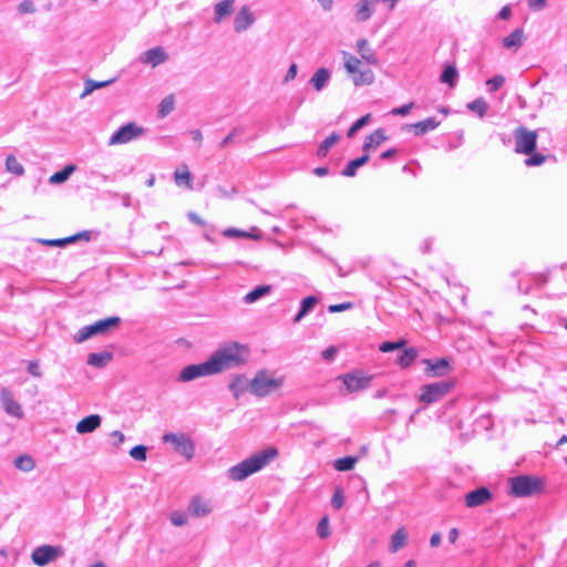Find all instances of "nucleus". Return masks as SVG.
Wrapping results in <instances>:
<instances>
[{
  "label": "nucleus",
  "mask_w": 567,
  "mask_h": 567,
  "mask_svg": "<svg viewBox=\"0 0 567 567\" xmlns=\"http://www.w3.org/2000/svg\"><path fill=\"white\" fill-rule=\"evenodd\" d=\"M458 80V71L457 69L449 64L444 68V70L441 73L440 81L442 83L449 84L450 87H454Z\"/></svg>",
  "instance_id": "nucleus-33"
},
{
  "label": "nucleus",
  "mask_w": 567,
  "mask_h": 567,
  "mask_svg": "<svg viewBox=\"0 0 567 567\" xmlns=\"http://www.w3.org/2000/svg\"><path fill=\"white\" fill-rule=\"evenodd\" d=\"M0 401L4 412L18 420L23 419L24 413L21 404L16 400L13 393L8 388H2L0 392Z\"/></svg>",
  "instance_id": "nucleus-11"
},
{
  "label": "nucleus",
  "mask_w": 567,
  "mask_h": 567,
  "mask_svg": "<svg viewBox=\"0 0 567 567\" xmlns=\"http://www.w3.org/2000/svg\"><path fill=\"white\" fill-rule=\"evenodd\" d=\"M6 168L8 172L21 176L24 174L23 166L19 163V161L13 155H9L6 158Z\"/></svg>",
  "instance_id": "nucleus-44"
},
{
  "label": "nucleus",
  "mask_w": 567,
  "mask_h": 567,
  "mask_svg": "<svg viewBox=\"0 0 567 567\" xmlns=\"http://www.w3.org/2000/svg\"><path fill=\"white\" fill-rule=\"evenodd\" d=\"M147 449L144 445H136L130 451V455L136 461H145Z\"/></svg>",
  "instance_id": "nucleus-53"
},
{
  "label": "nucleus",
  "mask_w": 567,
  "mask_h": 567,
  "mask_svg": "<svg viewBox=\"0 0 567 567\" xmlns=\"http://www.w3.org/2000/svg\"><path fill=\"white\" fill-rule=\"evenodd\" d=\"M27 370L32 377L41 378L42 375L40 365L37 361H29Z\"/></svg>",
  "instance_id": "nucleus-62"
},
{
  "label": "nucleus",
  "mask_w": 567,
  "mask_h": 567,
  "mask_svg": "<svg viewBox=\"0 0 567 567\" xmlns=\"http://www.w3.org/2000/svg\"><path fill=\"white\" fill-rule=\"evenodd\" d=\"M351 308H352L351 302H343V303H337V305L329 306L328 311L331 313H334V312H342V311L349 310Z\"/></svg>",
  "instance_id": "nucleus-61"
},
{
  "label": "nucleus",
  "mask_w": 567,
  "mask_h": 567,
  "mask_svg": "<svg viewBox=\"0 0 567 567\" xmlns=\"http://www.w3.org/2000/svg\"><path fill=\"white\" fill-rule=\"evenodd\" d=\"M358 168H360L359 162H357V159H352L347 164L341 174L347 177H353L357 174Z\"/></svg>",
  "instance_id": "nucleus-56"
},
{
  "label": "nucleus",
  "mask_w": 567,
  "mask_h": 567,
  "mask_svg": "<svg viewBox=\"0 0 567 567\" xmlns=\"http://www.w3.org/2000/svg\"><path fill=\"white\" fill-rule=\"evenodd\" d=\"M212 509L209 501H206L200 496H194L188 506V512L195 517L207 516Z\"/></svg>",
  "instance_id": "nucleus-19"
},
{
  "label": "nucleus",
  "mask_w": 567,
  "mask_h": 567,
  "mask_svg": "<svg viewBox=\"0 0 567 567\" xmlns=\"http://www.w3.org/2000/svg\"><path fill=\"white\" fill-rule=\"evenodd\" d=\"M331 72L326 68H319L311 76L309 83L317 92H321L330 82Z\"/></svg>",
  "instance_id": "nucleus-24"
},
{
  "label": "nucleus",
  "mask_w": 567,
  "mask_h": 567,
  "mask_svg": "<svg viewBox=\"0 0 567 567\" xmlns=\"http://www.w3.org/2000/svg\"><path fill=\"white\" fill-rule=\"evenodd\" d=\"M454 388L451 379L441 380L422 386L419 400L425 404H432L442 400Z\"/></svg>",
  "instance_id": "nucleus-6"
},
{
  "label": "nucleus",
  "mask_w": 567,
  "mask_h": 567,
  "mask_svg": "<svg viewBox=\"0 0 567 567\" xmlns=\"http://www.w3.org/2000/svg\"><path fill=\"white\" fill-rule=\"evenodd\" d=\"M358 456H344L336 460L333 463V467L339 472H347L352 470L358 463Z\"/></svg>",
  "instance_id": "nucleus-36"
},
{
  "label": "nucleus",
  "mask_w": 567,
  "mask_h": 567,
  "mask_svg": "<svg viewBox=\"0 0 567 567\" xmlns=\"http://www.w3.org/2000/svg\"><path fill=\"white\" fill-rule=\"evenodd\" d=\"M255 22V16L248 6H244L237 12L234 20V29L237 33H241L249 29Z\"/></svg>",
  "instance_id": "nucleus-16"
},
{
  "label": "nucleus",
  "mask_w": 567,
  "mask_h": 567,
  "mask_svg": "<svg viewBox=\"0 0 567 567\" xmlns=\"http://www.w3.org/2000/svg\"><path fill=\"white\" fill-rule=\"evenodd\" d=\"M18 11H19L21 14L33 13V12L35 11V7H34L33 1H31V0H23V1L18 6Z\"/></svg>",
  "instance_id": "nucleus-58"
},
{
  "label": "nucleus",
  "mask_w": 567,
  "mask_h": 567,
  "mask_svg": "<svg viewBox=\"0 0 567 567\" xmlns=\"http://www.w3.org/2000/svg\"><path fill=\"white\" fill-rule=\"evenodd\" d=\"M230 392L236 399L240 398L247 390L249 391V382L244 374H237L233 378L228 385Z\"/></svg>",
  "instance_id": "nucleus-26"
},
{
  "label": "nucleus",
  "mask_w": 567,
  "mask_h": 567,
  "mask_svg": "<svg viewBox=\"0 0 567 567\" xmlns=\"http://www.w3.org/2000/svg\"><path fill=\"white\" fill-rule=\"evenodd\" d=\"M344 69L349 74H357L359 70L360 60L348 52H343Z\"/></svg>",
  "instance_id": "nucleus-45"
},
{
  "label": "nucleus",
  "mask_w": 567,
  "mask_h": 567,
  "mask_svg": "<svg viewBox=\"0 0 567 567\" xmlns=\"http://www.w3.org/2000/svg\"><path fill=\"white\" fill-rule=\"evenodd\" d=\"M357 50L361 58L370 64H377L378 58L375 52L369 47V42L365 39H360L357 42Z\"/></svg>",
  "instance_id": "nucleus-30"
},
{
  "label": "nucleus",
  "mask_w": 567,
  "mask_h": 567,
  "mask_svg": "<svg viewBox=\"0 0 567 567\" xmlns=\"http://www.w3.org/2000/svg\"><path fill=\"white\" fill-rule=\"evenodd\" d=\"M212 372L209 370L207 361L198 364H189L182 369L177 377L178 382H190L198 378L209 377Z\"/></svg>",
  "instance_id": "nucleus-12"
},
{
  "label": "nucleus",
  "mask_w": 567,
  "mask_h": 567,
  "mask_svg": "<svg viewBox=\"0 0 567 567\" xmlns=\"http://www.w3.org/2000/svg\"><path fill=\"white\" fill-rule=\"evenodd\" d=\"M317 534L321 539H326L330 536L329 518L323 516L317 526Z\"/></svg>",
  "instance_id": "nucleus-47"
},
{
  "label": "nucleus",
  "mask_w": 567,
  "mask_h": 567,
  "mask_svg": "<svg viewBox=\"0 0 567 567\" xmlns=\"http://www.w3.org/2000/svg\"><path fill=\"white\" fill-rule=\"evenodd\" d=\"M107 84V82H94L92 80H87L84 84V91L81 94L82 97L91 94L95 89L103 87Z\"/></svg>",
  "instance_id": "nucleus-54"
},
{
  "label": "nucleus",
  "mask_w": 567,
  "mask_h": 567,
  "mask_svg": "<svg viewBox=\"0 0 567 567\" xmlns=\"http://www.w3.org/2000/svg\"><path fill=\"white\" fill-rule=\"evenodd\" d=\"M282 386V378H274L268 370H259L249 381V392L258 398H265Z\"/></svg>",
  "instance_id": "nucleus-3"
},
{
  "label": "nucleus",
  "mask_w": 567,
  "mask_h": 567,
  "mask_svg": "<svg viewBox=\"0 0 567 567\" xmlns=\"http://www.w3.org/2000/svg\"><path fill=\"white\" fill-rule=\"evenodd\" d=\"M174 178H175V183L178 186L185 185L189 189L193 188L192 175H190V173H189V171L187 169L186 166H185V168L183 171L176 169L175 173H174Z\"/></svg>",
  "instance_id": "nucleus-42"
},
{
  "label": "nucleus",
  "mask_w": 567,
  "mask_h": 567,
  "mask_svg": "<svg viewBox=\"0 0 567 567\" xmlns=\"http://www.w3.org/2000/svg\"><path fill=\"white\" fill-rule=\"evenodd\" d=\"M75 165L69 164L64 166L61 171L52 174L49 178V183L52 185L62 184L70 178V176L75 172Z\"/></svg>",
  "instance_id": "nucleus-32"
},
{
  "label": "nucleus",
  "mask_w": 567,
  "mask_h": 567,
  "mask_svg": "<svg viewBox=\"0 0 567 567\" xmlns=\"http://www.w3.org/2000/svg\"><path fill=\"white\" fill-rule=\"evenodd\" d=\"M427 367L425 374L427 377H443L450 371V363L446 359H439L436 361L425 360Z\"/></svg>",
  "instance_id": "nucleus-20"
},
{
  "label": "nucleus",
  "mask_w": 567,
  "mask_h": 567,
  "mask_svg": "<svg viewBox=\"0 0 567 567\" xmlns=\"http://www.w3.org/2000/svg\"><path fill=\"white\" fill-rule=\"evenodd\" d=\"M63 554V549L61 547H54L51 545H42L37 547L32 554V561L40 566H47L49 563L53 561L55 558Z\"/></svg>",
  "instance_id": "nucleus-10"
},
{
  "label": "nucleus",
  "mask_w": 567,
  "mask_h": 567,
  "mask_svg": "<svg viewBox=\"0 0 567 567\" xmlns=\"http://www.w3.org/2000/svg\"><path fill=\"white\" fill-rule=\"evenodd\" d=\"M528 7L535 11L542 10L546 7V0H527Z\"/></svg>",
  "instance_id": "nucleus-63"
},
{
  "label": "nucleus",
  "mask_w": 567,
  "mask_h": 567,
  "mask_svg": "<svg viewBox=\"0 0 567 567\" xmlns=\"http://www.w3.org/2000/svg\"><path fill=\"white\" fill-rule=\"evenodd\" d=\"M467 109L476 113L480 117H484L488 110V104L483 97H478L470 102Z\"/></svg>",
  "instance_id": "nucleus-41"
},
{
  "label": "nucleus",
  "mask_w": 567,
  "mask_h": 567,
  "mask_svg": "<svg viewBox=\"0 0 567 567\" xmlns=\"http://www.w3.org/2000/svg\"><path fill=\"white\" fill-rule=\"evenodd\" d=\"M343 384L349 392H355L370 386L371 377L365 375L360 371L346 373L342 377Z\"/></svg>",
  "instance_id": "nucleus-13"
},
{
  "label": "nucleus",
  "mask_w": 567,
  "mask_h": 567,
  "mask_svg": "<svg viewBox=\"0 0 567 567\" xmlns=\"http://www.w3.org/2000/svg\"><path fill=\"white\" fill-rule=\"evenodd\" d=\"M241 132V128L239 127H235L219 144V147L220 148H225L227 147L231 142L235 138L236 135H238L239 133Z\"/></svg>",
  "instance_id": "nucleus-60"
},
{
  "label": "nucleus",
  "mask_w": 567,
  "mask_h": 567,
  "mask_svg": "<svg viewBox=\"0 0 567 567\" xmlns=\"http://www.w3.org/2000/svg\"><path fill=\"white\" fill-rule=\"evenodd\" d=\"M377 0H361L355 4V19L359 22L368 21L374 13Z\"/></svg>",
  "instance_id": "nucleus-21"
},
{
  "label": "nucleus",
  "mask_w": 567,
  "mask_h": 567,
  "mask_svg": "<svg viewBox=\"0 0 567 567\" xmlns=\"http://www.w3.org/2000/svg\"><path fill=\"white\" fill-rule=\"evenodd\" d=\"M278 455L276 447H268L252 454L250 457L241 461L240 463L231 466L227 471V476L231 481H244L248 476L259 472L268 465Z\"/></svg>",
  "instance_id": "nucleus-1"
},
{
  "label": "nucleus",
  "mask_w": 567,
  "mask_h": 567,
  "mask_svg": "<svg viewBox=\"0 0 567 567\" xmlns=\"http://www.w3.org/2000/svg\"><path fill=\"white\" fill-rule=\"evenodd\" d=\"M408 540V532L404 527L399 528L392 536L390 542V551L396 553L403 548Z\"/></svg>",
  "instance_id": "nucleus-31"
},
{
  "label": "nucleus",
  "mask_w": 567,
  "mask_h": 567,
  "mask_svg": "<svg viewBox=\"0 0 567 567\" xmlns=\"http://www.w3.org/2000/svg\"><path fill=\"white\" fill-rule=\"evenodd\" d=\"M317 303L318 299L315 296H308L303 298L300 302V309L293 318V322H300L309 312L313 310Z\"/></svg>",
  "instance_id": "nucleus-28"
},
{
  "label": "nucleus",
  "mask_w": 567,
  "mask_h": 567,
  "mask_svg": "<svg viewBox=\"0 0 567 567\" xmlns=\"http://www.w3.org/2000/svg\"><path fill=\"white\" fill-rule=\"evenodd\" d=\"M414 107V102H410L408 104H404V105H401L399 107H394L391 110V114L392 115H400V116H405L408 115L411 110Z\"/></svg>",
  "instance_id": "nucleus-57"
},
{
  "label": "nucleus",
  "mask_w": 567,
  "mask_h": 567,
  "mask_svg": "<svg viewBox=\"0 0 567 567\" xmlns=\"http://www.w3.org/2000/svg\"><path fill=\"white\" fill-rule=\"evenodd\" d=\"M371 121V114H365L364 116L357 120L348 130L347 136L352 137L358 131L363 128Z\"/></svg>",
  "instance_id": "nucleus-46"
},
{
  "label": "nucleus",
  "mask_w": 567,
  "mask_h": 567,
  "mask_svg": "<svg viewBox=\"0 0 567 567\" xmlns=\"http://www.w3.org/2000/svg\"><path fill=\"white\" fill-rule=\"evenodd\" d=\"M524 42V30L522 28L515 29L511 34L503 39V45L506 49L517 51Z\"/></svg>",
  "instance_id": "nucleus-27"
},
{
  "label": "nucleus",
  "mask_w": 567,
  "mask_h": 567,
  "mask_svg": "<svg viewBox=\"0 0 567 567\" xmlns=\"http://www.w3.org/2000/svg\"><path fill=\"white\" fill-rule=\"evenodd\" d=\"M509 494L515 497H527L543 491V482L533 475H518L508 480Z\"/></svg>",
  "instance_id": "nucleus-4"
},
{
  "label": "nucleus",
  "mask_w": 567,
  "mask_h": 567,
  "mask_svg": "<svg viewBox=\"0 0 567 567\" xmlns=\"http://www.w3.org/2000/svg\"><path fill=\"white\" fill-rule=\"evenodd\" d=\"M168 59V55L161 47L152 48L140 56V61L144 64L152 65L153 68L164 63Z\"/></svg>",
  "instance_id": "nucleus-17"
},
{
  "label": "nucleus",
  "mask_w": 567,
  "mask_h": 567,
  "mask_svg": "<svg viewBox=\"0 0 567 567\" xmlns=\"http://www.w3.org/2000/svg\"><path fill=\"white\" fill-rule=\"evenodd\" d=\"M271 289L270 285L257 286L244 297V302L247 305L255 303L259 299L268 296L271 292Z\"/></svg>",
  "instance_id": "nucleus-29"
},
{
  "label": "nucleus",
  "mask_w": 567,
  "mask_h": 567,
  "mask_svg": "<svg viewBox=\"0 0 567 567\" xmlns=\"http://www.w3.org/2000/svg\"><path fill=\"white\" fill-rule=\"evenodd\" d=\"M120 322L121 319L118 317H109L92 324L84 326L76 332L74 340L78 343H82L94 336L104 334L109 330L116 328Z\"/></svg>",
  "instance_id": "nucleus-5"
},
{
  "label": "nucleus",
  "mask_w": 567,
  "mask_h": 567,
  "mask_svg": "<svg viewBox=\"0 0 567 567\" xmlns=\"http://www.w3.org/2000/svg\"><path fill=\"white\" fill-rule=\"evenodd\" d=\"M223 235L227 238H251L252 236L245 231L237 228H227L223 231Z\"/></svg>",
  "instance_id": "nucleus-50"
},
{
  "label": "nucleus",
  "mask_w": 567,
  "mask_h": 567,
  "mask_svg": "<svg viewBox=\"0 0 567 567\" xmlns=\"http://www.w3.org/2000/svg\"><path fill=\"white\" fill-rule=\"evenodd\" d=\"M528 282L519 281L518 289L528 293L533 285L542 286L547 281V277L545 275H533L528 278Z\"/></svg>",
  "instance_id": "nucleus-37"
},
{
  "label": "nucleus",
  "mask_w": 567,
  "mask_h": 567,
  "mask_svg": "<svg viewBox=\"0 0 567 567\" xmlns=\"http://www.w3.org/2000/svg\"><path fill=\"white\" fill-rule=\"evenodd\" d=\"M112 360L110 352L91 353L87 358V363L95 368H103Z\"/></svg>",
  "instance_id": "nucleus-35"
},
{
  "label": "nucleus",
  "mask_w": 567,
  "mask_h": 567,
  "mask_svg": "<svg viewBox=\"0 0 567 567\" xmlns=\"http://www.w3.org/2000/svg\"><path fill=\"white\" fill-rule=\"evenodd\" d=\"M337 353H338V348L334 346H331L321 352V357L324 361L331 362L334 360Z\"/></svg>",
  "instance_id": "nucleus-59"
},
{
  "label": "nucleus",
  "mask_w": 567,
  "mask_h": 567,
  "mask_svg": "<svg viewBox=\"0 0 567 567\" xmlns=\"http://www.w3.org/2000/svg\"><path fill=\"white\" fill-rule=\"evenodd\" d=\"M245 347L238 342H230L218 348L207 361L212 375L225 370L240 367L245 363L241 352Z\"/></svg>",
  "instance_id": "nucleus-2"
},
{
  "label": "nucleus",
  "mask_w": 567,
  "mask_h": 567,
  "mask_svg": "<svg viewBox=\"0 0 567 567\" xmlns=\"http://www.w3.org/2000/svg\"><path fill=\"white\" fill-rule=\"evenodd\" d=\"M416 357H417V352L415 349H413V348L404 349L398 357L396 362L402 368H408L413 363V361L416 359Z\"/></svg>",
  "instance_id": "nucleus-40"
},
{
  "label": "nucleus",
  "mask_w": 567,
  "mask_h": 567,
  "mask_svg": "<svg viewBox=\"0 0 567 567\" xmlns=\"http://www.w3.org/2000/svg\"><path fill=\"white\" fill-rule=\"evenodd\" d=\"M512 16V10L509 6H504L498 12V18L503 20L509 19Z\"/></svg>",
  "instance_id": "nucleus-64"
},
{
  "label": "nucleus",
  "mask_w": 567,
  "mask_h": 567,
  "mask_svg": "<svg viewBox=\"0 0 567 567\" xmlns=\"http://www.w3.org/2000/svg\"><path fill=\"white\" fill-rule=\"evenodd\" d=\"M235 0H223L214 6L215 23H220L224 19L228 18L234 11Z\"/></svg>",
  "instance_id": "nucleus-22"
},
{
  "label": "nucleus",
  "mask_w": 567,
  "mask_h": 567,
  "mask_svg": "<svg viewBox=\"0 0 567 567\" xmlns=\"http://www.w3.org/2000/svg\"><path fill=\"white\" fill-rule=\"evenodd\" d=\"M440 123L441 122L435 117H427L416 123L406 124L404 130L412 131L415 136H423L426 133L434 131L440 125Z\"/></svg>",
  "instance_id": "nucleus-18"
},
{
  "label": "nucleus",
  "mask_w": 567,
  "mask_h": 567,
  "mask_svg": "<svg viewBox=\"0 0 567 567\" xmlns=\"http://www.w3.org/2000/svg\"><path fill=\"white\" fill-rule=\"evenodd\" d=\"M164 442H169L175 445L176 451L185 456L186 458H192L195 452V445L192 439L186 434H174L167 433L163 436Z\"/></svg>",
  "instance_id": "nucleus-9"
},
{
  "label": "nucleus",
  "mask_w": 567,
  "mask_h": 567,
  "mask_svg": "<svg viewBox=\"0 0 567 567\" xmlns=\"http://www.w3.org/2000/svg\"><path fill=\"white\" fill-rule=\"evenodd\" d=\"M101 425V416L97 414H91L83 417L76 424V432L80 434L92 433Z\"/></svg>",
  "instance_id": "nucleus-25"
},
{
  "label": "nucleus",
  "mask_w": 567,
  "mask_h": 567,
  "mask_svg": "<svg viewBox=\"0 0 567 567\" xmlns=\"http://www.w3.org/2000/svg\"><path fill=\"white\" fill-rule=\"evenodd\" d=\"M404 344V340H400L398 342L385 341L380 344L379 349L381 352H391L401 349Z\"/></svg>",
  "instance_id": "nucleus-52"
},
{
  "label": "nucleus",
  "mask_w": 567,
  "mask_h": 567,
  "mask_svg": "<svg viewBox=\"0 0 567 567\" xmlns=\"http://www.w3.org/2000/svg\"><path fill=\"white\" fill-rule=\"evenodd\" d=\"M353 75V83L355 86L370 85L374 81L373 71L370 69L358 70L357 74Z\"/></svg>",
  "instance_id": "nucleus-34"
},
{
  "label": "nucleus",
  "mask_w": 567,
  "mask_h": 567,
  "mask_svg": "<svg viewBox=\"0 0 567 567\" xmlns=\"http://www.w3.org/2000/svg\"><path fill=\"white\" fill-rule=\"evenodd\" d=\"M171 522L175 526H184L187 523V515L183 512L175 511L171 514Z\"/></svg>",
  "instance_id": "nucleus-55"
},
{
  "label": "nucleus",
  "mask_w": 567,
  "mask_h": 567,
  "mask_svg": "<svg viewBox=\"0 0 567 567\" xmlns=\"http://www.w3.org/2000/svg\"><path fill=\"white\" fill-rule=\"evenodd\" d=\"M93 231L91 230H83L75 235L60 238V239H39L38 241L42 245L50 246V247H64L69 244H74L80 240L90 241L92 239Z\"/></svg>",
  "instance_id": "nucleus-15"
},
{
  "label": "nucleus",
  "mask_w": 567,
  "mask_h": 567,
  "mask_svg": "<svg viewBox=\"0 0 567 567\" xmlns=\"http://www.w3.org/2000/svg\"><path fill=\"white\" fill-rule=\"evenodd\" d=\"M344 496L341 487H337L332 498H331V506L334 509H340L343 506Z\"/></svg>",
  "instance_id": "nucleus-51"
},
{
  "label": "nucleus",
  "mask_w": 567,
  "mask_h": 567,
  "mask_svg": "<svg viewBox=\"0 0 567 567\" xmlns=\"http://www.w3.org/2000/svg\"><path fill=\"white\" fill-rule=\"evenodd\" d=\"M527 156L528 157L525 159V165L529 166V167L540 166L547 159V156L539 154V153H535V152H533L532 154H529Z\"/></svg>",
  "instance_id": "nucleus-48"
},
{
  "label": "nucleus",
  "mask_w": 567,
  "mask_h": 567,
  "mask_svg": "<svg viewBox=\"0 0 567 567\" xmlns=\"http://www.w3.org/2000/svg\"><path fill=\"white\" fill-rule=\"evenodd\" d=\"M174 97L168 95L164 97L158 105V117L164 118L174 110Z\"/></svg>",
  "instance_id": "nucleus-43"
},
{
  "label": "nucleus",
  "mask_w": 567,
  "mask_h": 567,
  "mask_svg": "<svg viewBox=\"0 0 567 567\" xmlns=\"http://www.w3.org/2000/svg\"><path fill=\"white\" fill-rule=\"evenodd\" d=\"M492 498H493V496H492L491 491L485 486H481L478 488H475V489L468 492L465 495L464 501H465L466 507L473 508V507H478V506H482V505L488 503L489 501H492Z\"/></svg>",
  "instance_id": "nucleus-14"
},
{
  "label": "nucleus",
  "mask_w": 567,
  "mask_h": 567,
  "mask_svg": "<svg viewBox=\"0 0 567 567\" xmlns=\"http://www.w3.org/2000/svg\"><path fill=\"white\" fill-rule=\"evenodd\" d=\"M386 135L384 130L378 128L369 136L365 137L362 150L364 153H370L371 151H375L385 140Z\"/></svg>",
  "instance_id": "nucleus-23"
},
{
  "label": "nucleus",
  "mask_w": 567,
  "mask_h": 567,
  "mask_svg": "<svg viewBox=\"0 0 567 567\" xmlns=\"http://www.w3.org/2000/svg\"><path fill=\"white\" fill-rule=\"evenodd\" d=\"M14 466L22 472H31L35 467V462L30 455H20L14 460Z\"/></svg>",
  "instance_id": "nucleus-38"
},
{
  "label": "nucleus",
  "mask_w": 567,
  "mask_h": 567,
  "mask_svg": "<svg viewBox=\"0 0 567 567\" xmlns=\"http://www.w3.org/2000/svg\"><path fill=\"white\" fill-rule=\"evenodd\" d=\"M515 140V152L518 154L529 155L536 151L537 146V131H530L527 127L519 125L513 132Z\"/></svg>",
  "instance_id": "nucleus-7"
},
{
  "label": "nucleus",
  "mask_w": 567,
  "mask_h": 567,
  "mask_svg": "<svg viewBox=\"0 0 567 567\" xmlns=\"http://www.w3.org/2000/svg\"><path fill=\"white\" fill-rule=\"evenodd\" d=\"M145 134V128L134 122L126 123L116 130L110 137L107 145H122L136 141Z\"/></svg>",
  "instance_id": "nucleus-8"
},
{
  "label": "nucleus",
  "mask_w": 567,
  "mask_h": 567,
  "mask_svg": "<svg viewBox=\"0 0 567 567\" xmlns=\"http://www.w3.org/2000/svg\"><path fill=\"white\" fill-rule=\"evenodd\" d=\"M340 140V135L337 133H332L327 138L322 141V143L319 145L317 155L319 157L327 156L329 150Z\"/></svg>",
  "instance_id": "nucleus-39"
},
{
  "label": "nucleus",
  "mask_w": 567,
  "mask_h": 567,
  "mask_svg": "<svg viewBox=\"0 0 567 567\" xmlns=\"http://www.w3.org/2000/svg\"><path fill=\"white\" fill-rule=\"evenodd\" d=\"M505 83V78L503 75H494L493 78L488 79L486 81V86L488 92L493 93L496 92L498 89L503 86Z\"/></svg>",
  "instance_id": "nucleus-49"
}]
</instances>
